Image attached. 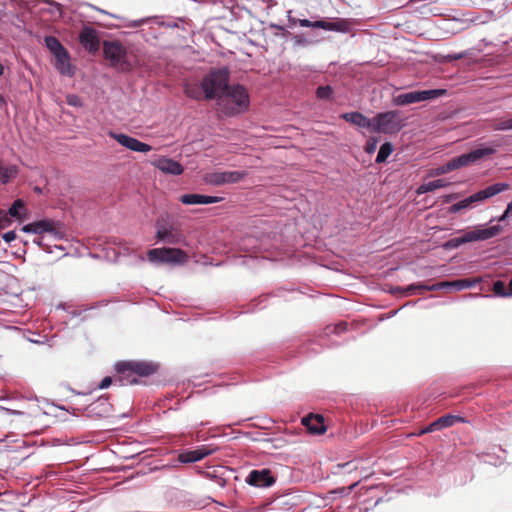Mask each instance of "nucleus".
<instances>
[{
    "label": "nucleus",
    "mask_w": 512,
    "mask_h": 512,
    "mask_svg": "<svg viewBox=\"0 0 512 512\" xmlns=\"http://www.w3.org/2000/svg\"><path fill=\"white\" fill-rule=\"evenodd\" d=\"M218 110L227 116L239 114L247 110L249 95L244 86L239 84L229 85L226 92L219 98Z\"/></svg>",
    "instance_id": "1"
},
{
    "label": "nucleus",
    "mask_w": 512,
    "mask_h": 512,
    "mask_svg": "<svg viewBox=\"0 0 512 512\" xmlns=\"http://www.w3.org/2000/svg\"><path fill=\"white\" fill-rule=\"evenodd\" d=\"M156 365L145 361H122L115 365L118 374L115 382L119 385H134L138 383V377H145L156 371Z\"/></svg>",
    "instance_id": "2"
},
{
    "label": "nucleus",
    "mask_w": 512,
    "mask_h": 512,
    "mask_svg": "<svg viewBox=\"0 0 512 512\" xmlns=\"http://www.w3.org/2000/svg\"><path fill=\"white\" fill-rule=\"evenodd\" d=\"M204 92V99L216 100L226 92L229 87V70L227 68H216L209 71L201 81Z\"/></svg>",
    "instance_id": "3"
},
{
    "label": "nucleus",
    "mask_w": 512,
    "mask_h": 512,
    "mask_svg": "<svg viewBox=\"0 0 512 512\" xmlns=\"http://www.w3.org/2000/svg\"><path fill=\"white\" fill-rule=\"evenodd\" d=\"M496 152L494 148L491 147H484V148H477L475 150H472L469 153L462 154L456 158L451 159L446 164L437 167L433 171V175H442L446 174L450 171L456 170L458 168L467 166L469 164L475 163L478 160L484 158L485 156L492 155Z\"/></svg>",
    "instance_id": "4"
},
{
    "label": "nucleus",
    "mask_w": 512,
    "mask_h": 512,
    "mask_svg": "<svg viewBox=\"0 0 512 512\" xmlns=\"http://www.w3.org/2000/svg\"><path fill=\"white\" fill-rule=\"evenodd\" d=\"M103 52L110 65L121 71H129L133 64L128 57L127 50L119 41H104Z\"/></svg>",
    "instance_id": "5"
},
{
    "label": "nucleus",
    "mask_w": 512,
    "mask_h": 512,
    "mask_svg": "<svg viewBox=\"0 0 512 512\" xmlns=\"http://www.w3.org/2000/svg\"><path fill=\"white\" fill-rule=\"evenodd\" d=\"M509 188V185L506 183H496L486 187L485 189L478 191L471 196L453 204L449 211L451 213H458L461 210L469 209L473 206V204L484 201L490 197H493Z\"/></svg>",
    "instance_id": "6"
},
{
    "label": "nucleus",
    "mask_w": 512,
    "mask_h": 512,
    "mask_svg": "<svg viewBox=\"0 0 512 512\" xmlns=\"http://www.w3.org/2000/svg\"><path fill=\"white\" fill-rule=\"evenodd\" d=\"M149 262L154 264H184L188 260V255L178 248H154L147 253Z\"/></svg>",
    "instance_id": "7"
},
{
    "label": "nucleus",
    "mask_w": 512,
    "mask_h": 512,
    "mask_svg": "<svg viewBox=\"0 0 512 512\" xmlns=\"http://www.w3.org/2000/svg\"><path fill=\"white\" fill-rule=\"evenodd\" d=\"M401 128L398 111H387L377 114L372 119V132L375 133H394Z\"/></svg>",
    "instance_id": "8"
},
{
    "label": "nucleus",
    "mask_w": 512,
    "mask_h": 512,
    "mask_svg": "<svg viewBox=\"0 0 512 512\" xmlns=\"http://www.w3.org/2000/svg\"><path fill=\"white\" fill-rule=\"evenodd\" d=\"M21 230L25 233L33 234L47 233L55 240L64 238V231L60 223L49 219H43L26 224Z\"/></svg>",
    "instance_id": "9"
},
{
    "label": "nucleus",
    "mask_w": 512,
    "mask_h": 512,
    "mask_svg": "<svg viewBox=\"0 0 512 512\" xmlns=\"http://www.w3.org/2000/svg\"><path fill=\"white\" fill-rule=\"evenodd\" d=\"M444 93L445 90L442 89L411 91L395 96L393 102L395 105L405 106L413 103L435 99L442 96Z\"/></svg>",
    "instance_id": "10"
},
{
    "label": "nucleus",
    "mask_w": 512,
    "mask_h": 512,
    "mask_svg": "<svg viewBox=\"0 0 512 512\" xmlns=\"http://www.w3.org/2000/svg\"><path fill=\"white\" fill-rule=\"evenodd\" d=\"M503 230L501 225H479L472 230L464 231L461 235L464 244L477 241H486L498 236Z\"/></svg>",
    "instance_id": "11"
},
{
    "label": "nucleus",
    "mask_w": 512,
    "mask_h": 512,
    "mask_svg": "<svg viewBox=\"0 0 512 512\" xmlns=\"http://www.w3.org/2000/svg\"><path fill=\"white\" fill-rule=\"evenodd\" d=\"M481 282L480 278H474V279H458L454 281H446L439 284H435L432 286H424V285H411L408 287L409 291H412L414 289H422V290H437V289H454L456 291H462L465 289H469L477 285Z\"/></svg>",
    "instance_id": "12"
},
{
    "label": "nucleus",
    "mask_w": 512,
    "mask_h": 512,
    "mask_svg": "<svg viewBox=\"0 0 512 512\" xmlns=\"http://www.w3.org/2000/svg\"><path fill=\"white\" fill-rule=\"evenodd\" d=\"M298 23L301 27L319 28L327 31L347 33L350 30V24L345 19H337L336 21L299 19Z\"/></svg>",
    "instance_id": "13"
},
{
    "label": "nucleus",
    "mask_w": 512,
    "mask_h": 512,
    "mask_svg": "<svg viewBox=\"0 0 512 512\" xmlns=\"http://www.w3.org/2000/svg\"><path fill=\"white\" fill-rule=\"evenodd\" d=\"M244 171H219L206 175L205 180L211 185H223L228 183H237L245 177Z\"/></svg>",
    "instance_id": "14"
},
{
    "label": "nucleus",
    "mask_w": 512,
    "mask_h": 512,
    "mask_svg": "<svg viewBox=\"0 0 512 512\" xmlns=\"http://www.w3.org/2000/svg\"><path fill=\"white\" fill-rule=\"evenodd\" d=\"M111 137L115 139L123 147L141 153L151 151L152 147L138 139L122 133H110Z\"/></svg>",
    "instance_id": "15"
},
{
    "label": "nucleus",
    "mask_w": 512,
    "mask_h": 512,
    "mask_svg": "<svg viewBox=\"0 0 512 512\" xmlns=\"http://www.w3.org/2000/svg\"><path fill=\"white\" fill-rule=\"evenodd\" d=\"M246 482L255 487H269L275 482V480L268 469H262L251 471Z\"/></svg>",
    "instance_id": "16"
},
{
    "label": "nucleus",
    "mask_w": 512,
    "mask_h": 512,
    "mask_svg": "<svg viewBox=\"0 0 512 512\" xmlns=\"http://www.w3.org/2000/svg\"><path fill=\"white\" fill-rule=\"evenodd\" d=\"M54 58V66L61 75L71 77L75 74V68L70 62V55L67 49L54 55Z\"/></svg>",
    "instance_id": "17"
},
{
    "label": "nucleus",
    "mask_w": 512,
    "mask_h": 512,
    "mask_svg": "<svg viewBox=\"0 0 512 512\" xmlns=\"http://www.w3.org/2000/svg\"><path fill=\"white\" fill-rule=\"evenodd\" d=\"M79 40L89 52H96L99 49V39L93 28L84 27L79 35Z\"/></svg>",
    "instance_id": "18"
},
{
    "label": "nucleus",
    "mask_w": 512,
    "mask_h": 512,
    "mask_svg": "<svg viewBox=\"0 0 512 512\" xmlns=\"http://www.w3.org/2000/svg\"><path fill=\"white\" fill-rule=\"evenodd\" d=\"M302 424L312 434H323L326 431L324 419L321 415L310 414L302 418Z\"/></svg>",
    "instance_id": "19"
},
{
    "label": "nucleus",
    "mask_w": 512,
    "mask_h": 512,
    "mask_svg": "<svg viewBox=\"0 0 512 512\" xmlns=\"http://www.w3.org/2000/svg\"><path fill=\"white\" fill-rule=\"evenodd\" d=\"M213 450L203 446L196 450L185 451L179 454L178 460L183 464L194 463L212 454Z\"/></svg>",
    "instance_id": "20"
},
{
    "label": "nucleus",
    "mask_w": 512,
    "mask_h": 512,
    "mask_svg": "<svg viewBox=\"0 0 512 512\" xmlns=\"http://www.w3.org/2000/svg\"><path fill=\"white\" fill-rule=\"evenodd\" d=\"M221 200V197L201 194H185L180 197V201L186 205H206L217 203Z\"/></svg>",
    "instance_id": "21"
},
{
    "label": "nucleus",
    "mask_w": 512,
    "mask_h": 512,
    "mask_svg": "<svg viewBox=\"0 0 512 512\" xmlns=\"http://www.w3.org/2000/svg\"><path fill=\"white\" fill-rule=\"evenodd\" d=\"M154 165L162 172L171 175H180L183 172V167L179 162L166 157L159 158Z\"/></svg>",
    "instance_id": "22"
},
{
    "label": "nucleus",
    "mask_w": 512,
    "mask_h": 512,
    "mask_svg": "<svg viewBox=\"0 0 512 512\" xmlns=\"http://www.w3.org/2000/svg\"><path fill=\"white\" fill-rule=\"evenodd\" d=\"M156 227H157L156 237H157L158 241H162L167 244H178L181 242V235L174 233L171 229H168L160 221H158L156 223Z\"/></svg>",
    "instance_id": "23"
},
{
    "label": "nucleus",
    "mask_w": 512,
    "mask_h": 512,
    "mask_svg": "<svg viewBox=\"0 0 512 512\" xmlns=\"http://www.w3.org/2000/svg\"><path fill=\"white\" fill-rule=\"evenodd\" d=\"M342 118L357 127L367 128L372 131V119L366 117L360 112L345 113L342 115Z\"/></svg>",
    "instance_id": "24"
},
{
    "label": "nucleus",
    "mask_w": 512,
    "mask_h": 512,
    "mask_svg": "<svg viewBox=\"0 0 512 512\" xmlns=\"http://www.w3.org/2000/svg\"><path fill=\"white\" fill-rule=\"evenodd\" d=\"M448 185V182L444 179H437L433 181H429L426 183H423L417 188L418 194H424L431 191H434L436 189L444 188Z\"/></svg>",
    "instance_id": "25"
},
{
    "label": "nucleus",
    "mask_w": 512,
    "mask_h": 512,
    "mask_svg": "<svg viewBox=\"0 0 512 512\" xmlns=\"http://www.w3.org/2000/svg\"><path fill=\"white\" fill-rule=\"evenodd\" d=\"M465 419L459 415H444L437 419V425H439L440 430L451 427L456 423H464Z\"/></svg>",
    "instance_id": "26"
},
{
    "label": "nucleus",
    "mask_w": 512,
    "mask_h": 512,
    "mask_svg": "<svg viewBox=\"0 0 512 512\" xmlns=\"http://www.w3.org/2000/svg\"><path fill=\"white\" fill-rule=\"evenodd\" d=\"M184 93L187 97L194 100H201L204 98V92L201 85L195 83H186L184 85Z\"/></svg>",
    "instance_id": "27"
},
{
    "label": "nucleus",
    "mask_w": 512,
    "mask_h": 512,
    "mask_svg": "<svg viewBox=\"0 0 512 512\" xmlns=\"http://www.w3.org/2000/svg\"><path fill=\"white\" fill-rule=\"evenodd\" d=\"M18 174V169L15 165L4 166L0 164V181L2 184H7L11 179L15 178Z\"/></svg>",
    "instance_id": "28"
},
{
    "label": "nucleus",
    "mask_w": 512,
    "mask_h": 512,
    "mask_svg": "<svg viewBox=\"0 0 512 512\" xmlns=\"http://www.w3.org/2000/svg\"><path fill=\"white\" fill-rule=\"evenodd\" d=\"M44 43H45L47 49L53 54V56L66 49L61 44V42L54 36H46L44 38Z\"/></svg>",
    "instance_id": "29"
},
{
    "label": "nucleus",
    "mask_w": 512,
    "mask_h": 512,
    "mask_svg": "<svg viewBox=\"0 0 512 512\" xmlns=\"http://www.w3.org/2000/svg\"><path fill=\"white\" fill-rule=\"evenodd\" d=\"M393 152V146L391 143L386 142L380 146V149L378 151V154L376 156V162L377 163H383L387 160V158L391 155Z\"/></svg>",
    "instance_id": "30"
},
{
    "label": "nucleus",
    "mask_w": 512,
    "mask_h": 512,
    "mask_svg": "<svg viewBox=\"0 0 512 512\" xmlns=\"http://www.w3.org/2000/svg\"><path fill=\"white\" fill-rule=\"evenodd\" d=\"M22 210H24V202L21 199H17L13 202L8 212L11 217L22 220L24 219L23 215L21 214Z\"/></svg>",
    "instance_id": "31"
},
{
    "label": "nucleus",
    "mask_w": 512,
    "mask_h": 512,
    "mask_svg": "<svg viewBox=\"0 0 512 512\" xmlns=\"http://www.w3.org/2000/svg\"><path fill=\"white\" fill-rule=\"evenodd\" d=\"M333 89L330 85L319 86L316 91L317 98L321 100H328L331 98Z\"/></svg>",
    "instance_id": "32"
},
{
    "label": "nucleus",
    "mask_w": 512,
    "mask_h": 512,
    "mask_svg": "<svg viewBox=\"0 0 512 512\" xmlns=\"http://www.w3.org/2000/svg\"><path fill=\"white\" fill-rule=\"evenodd\" d=\"M494 130L497 131H509L512 130V117L501 119L494 125Z\"/></svg>",
    "instance_id": "33"
},
{
    "label": "nucleus",
    "mask_w": 512,
    "mask_h": 512,
    "mask_svg": "<svg viewBox=\"0 0 512 512\" xmlns=\"http://www.w3.org/2000/svg\"><path fill=\"white\" fill-rule=\"evenodd\" d=\"M493 291L497 296L510 297L506 285L500 280L494 282Z\"/></svg>",
    "instance_id": "34"
},
{
    "label": "nucleus",
    "mask_w": 512,
    "mask_h": 512,
    "mask_svg": "<svg viewBox=\"0 0 512 512\" xmlns=\"http://www.w3.org/2000/svg\"><path fill=\"white\" fill-rule=\"evenodd\" d=\"M66 102L68 105L73 107H80L82 106L81 98L77 95L70 94L66 96Z\"/></svg>",
    "instance_id": "35"
},
{
    "label": "nucleus",
    "mask_w": 512,
    "mask_h": 512,
    "mask_svg": "<svg viewBox=\"0 0 512 512\" xmlns=\"http://www.w3.org/2000/svg\"><path fill=\"white\" fill-rule=\"evenodd\" d=\"M434 431H440L439 425H437V420H435L434 422L430 423L427 427L422 429L419 432V435H423V434H426V433H431V432H434Z\"/></svg>",
    "instance_id": "36"
},
{
    "label": "nucleus",
    "mask_w": 512,
    "mask_h": 512,
    "mask_svg": "<svg viewBox=\"0 0 512 512\" xmlns=\"http://www.w3.org/2000/svg\"><path fill=\"white\" fill-rule=\"evenodd\" d=\"M293 42H294V45L296 46H301V47H305L307 46L308 44H310V41L308 39H306L304 36L302 35H295L293 37Z\"/></svg>",
    "instance_id": "37"
},
{
    "label": "nucleus",
    "mask_w": 512,
    "mask_h": 512,
    "mask_svg": "<svg viewBox=\"0 0 512 512\" xmlns=\"http://www.w3.org/2000/svg\"><path fill=\"white\" fill-rule=\"evenodd\" d=\"M147 21H148L147 18H142V19H138V20H131L127 24H125V26L126 27H130V28H136V27H139V26L145 24Z\"/></svg>",
    "instance_id": "38"
},
{
    "label": "nucleus",
    "mask_w": 512,
    "mask_h": 512,
    "mask_svg": "<svg viewBox=\"0 0 512 512\" xmlns=\"http://www.w3.org/2000/svg\"><path fill=\"white\" fill-rule=\"evenodd\" d=\"M463 244L464 243L462 242V237L459 236V237H455V238L451 239L450 241H448L447 246L452 247V248H457Z\"/></svg>",
    "instance_id": "39"
},
{
    "label": "nucleus",
    "mask_w": 512,
    "mask_h": 512,
    "mask_svg": "<svg viewBox=\"0 0 512 512\" xmlns=\"http://www.w3.org/2000/svg\"><path fill=\"white\" fill-rule=\"evenodd\" d=\"M113 380L111 377L107 376L102 379V381L99 383L98 388L99 389H106L112 384Z\"/></svg>",
    "instance_id": "40"
},
{
    "label": "nucleus",
    "mask_w": 512,
    "mask_h": 512,
    "mask_svg": "<svg viewBox=\"0 0 512 512\" xmlns=\"http://www.w3.org/2000/svg\"><path fill=\"white\" fill-rule=\"evenodd\" d=\"M2 238L6 243H10L16 239V233L15 231H8L3 234Z\"/></svg>",
    "instance_id": "41"
},
{
    "label": "nucleus",
    "mask_w": 512,
    "mask_h": 512,
    "mask_svg": "<svg viewBox=\"0 0 512 512\" xmlns=\"http://www.w3.org/2000/svg\"><path fill=\"white\" fill-rule=\"evenodd\" d=\"M376 144H377V141L375 139L368 140L367 148H366L367 152H369V153L373 152L376 148Z\"/></svg>",
    "instance_id": "42"
},
{
    "label": "nucleus",
    "mask_w": 512,
    "mask_h": 512,
    "mask_svg": "<svg viewBox=\"0 0 512 512\" xmlns=\"http://www.w3.org/2000/svg\"><path fill=\"white\" fill-rule=\"evenodd\" d=\"M509 217H511L510 213H507V209H505L504 213L498 218V221L499 222L505 221Z\"/></svg>",
    "instance_id": "43"
},
{
    "label": "nucleus",
    "mask_w": 512,
    "mask_h": 512,
    "mask_svg": "<svg viewBox=\"0 0 512 512\" xmlns=\"http://www.w3.org/2000/svg\"><path fill=\"white\" fill-rule=\"evenodd\" d=\"M89 7H91V8H93V9H95V10L99 11L100 13H103V14H106V15H109V16H113L112 14L108 13L107 11L102 10V9H99V8H96V7H95V6H93V5H89Z\"/></svg>",
    "instance_id": "44"
},
{
    "label": "nucleus",
    "mask_w": 512,
    "mask_h": 512,
    "mask_svg": "<svg viewBox=\"0 0 512 512\" xmlns=\"http://www.w3.org/2000/svg\"><path fill=\"white\" fill-rule=\"evenodd\" d=\"M4 411L10 413V414H14V415H18V414H21L20 411H16V410H10L8 408H2Z\"/></svg>",
    "instance_id": "45"
},
{
    "label": "nucleus",
    "mask_w": 512,
    "mask_h": 512,
    "mask_svg": "<svg viewBox=\"0 0 512 512\" xmlns=\"http://www.w3.org/2000/svg\"><path fill=\"white\" fill-rule=\"evenodd\" d=\"M507 213H510V216L512 217V202H509L507 207Z\"/></svg>",
    "instance_id": "46"
},
{
    "label": "nucleus",
    "mask_w": 512,
    "mask_h": 512,
    "mask_svg": "<svg viewBox=\"0 0 512 512\" xmlns=\"http://www.w3.org/2000/svg\"><path fill=\"white\" fill-rule=\"evenodd\" d=\"M509 296H512V280L509 282V285L507 287Z\"/></svg>",
    "instance_id": "47"
},
{
    "label": "nucleus",
    "mask_w": 512,
    "mask_h": 512,
    "mask_svg": "<svg viewBox=\"0 0 512 512\" xmlns=\"http://www.w3.org/2000/svg\"><path fill=\"white\" fill-rule=\"evenodd\" d=\"M4 73V66L2 64H0V77L3 75Z\"/></svg>",
    "instance_id": "48"
},
{
    "label": "nucleus",
    "mask_w": 512,
    "mask_h": 512,
    "mask_svg": "<svg viewBox=\"0 0 512 512\" xmlns=\"http://www.w3.org/2000/svg\"><path fill=\"white\" fill-rule=\"evenodd\" d=\"M34 242H35L36 244H38V245H41L40 240H34Z\"/></svg>",
    "instance_id": "49"
}]
</instances>
